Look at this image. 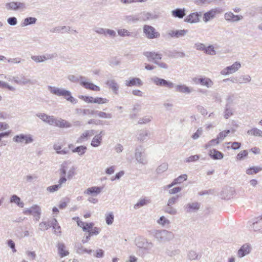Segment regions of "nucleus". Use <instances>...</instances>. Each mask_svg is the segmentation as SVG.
Wrapping results in <instances>:
<instances>
[{"instance_id": "1", "label": "nucleus", "mask_w": 262, "mask_h": 262, "mask_svg": "<svg viewBox=\"0 0 262 262\" xmlns=\"http://www.w3.org/2000/svg\"><path fill=\"white\" fill-rule=\"evenodd\" d=\"M152 236L159 243H164L173 240L174 234L173 232L165 229L154 230L151 231Z\"/></svg>"}, {"instance_id": "2", "label": "nucleus", "mask_w": 262, "mask_h": 262, "mask_svg": "<svg viewBox=\"0 0 262 262\" xmlns=\"http://www.w3.org/2000/svg\"><path fill=\"white\" fill-rule=\"evenodd\" d=\"M68 170V163L64 162L62 163L59 170L60 178L59 179L58 184L49 186L47 188V190L50 192H54L57 191L61 187L62 184L65 183L67 179L66 177V172Z\"/></svg>"}, {"instance_id": "3", "label": "nucleus", "mask_w": 262, "mask_h": 262, "mask_svg": "<svg viewBox=\"0 0 262 262\" xmlns=\"http://www.w3.org/2000/svg\"><path fill=\"white\" fill-rule=\"evenodd\" d=\"M40 119L44 122L50 125L58 126L60 127H68V123L66 121L61 119H57L54 117V116H38Z\"/></svg>"}, {"instance_id": "4", "label": "nucleus", "mask_w": 262, "mask_h": 262, "mask_svg": "<svg viewBox=\"0 0 262 262\" xmlns=\"http://www.w3.org/2000/svg\"><path fill=\"white\" fill-rule=\"evenodd\" d=\"M135 244L138 248L142 249L147 253H149L154 247L152 242L148 241L146 238L141 237L135 239Z\"/></svg>"}, {"instance_id": "5", "label": "nucleus", "mask_w": 262, "mask_h": 262, "mask_svg": "<svg viewBox=\"0 0 262 262\" xmlns=\"http://www.w3.org/2000/svg\"><path fill=\"white\" fill-rule=\"evenodd\" d=\"M135 157L137 162L142 165H145L148 163V160L145 154V150L142 146H139L136 148Z\"/></svg>"}, {"instance_id": "6", "label": "nucleus", "mask_w": 262, "mask_h": 262, "mask_svg": "<svg viewBox=\"0 0 262 262\" xmlns=\"http://www.w3.org/2000/svg\"><path fill=\"white\" fill-rule=\"evenodd\" d=\"M13 141L18 143H23L28 144L32 143L34 141L32 135L31 134H19L14 136Z\"/></svg>"}, {"instance_id": "7", "label": "nucleus", "mask_w": 262, "mask_h": 262, "mask_svg": "<svg viewBox=\"0 0 262 262\" xmlns=\"http://www.w3.org/2000/svg\"><path fill=\"white\" fill-rule=\"evenodd\" d=\"M249 224L250 228L254 231H262V215L252 218Z\"/></svg>"}, {"instance_id": "8", "label": "nucleus", "mask_w": 262, "mask_h": 262, "mask_svg": "<svg viewBox=\"0 0 262 262\" xmlns=\"http://www.w3.org/2000/svg\"><path fill=\"white\" fill-rule=\"evenodd\" d=\"M151 80L157 86H164L168 89L174 88V84L171 81L166 80L164 79L154 77L151 78Z\"/></svg>"}, {"instance_id": "9", "label": "nucleus", "mask_w": 262, "mask_h": 262, "mask_svg": "<svg viewBox=\"0 0 262 262\" xmlns=\"http://www.w3.org/2000/svg\"><path fill=\"white\" fill-rule=\"evenodd\" d=\"M24 213L27 215H32L36 221H38L40 217L41 209L39 206L35 205L31 207L24 210Z\"/></svg>"}, {"instance_id": "10", "label": "nucleus", "mask_w": 262, "mask_h": 262, "mask_svg": "<svg viewBox=\"0 0 262 262\" xmlns=\"http://www.w3.org/2000/svg\"><path fill=\"white\" fill-rule=\"evenodd\" d=\"M143 32L146 37L149 39H154L160 36L159 32L156 31V29L152 26L145 25L143 27Z\"/></svg>"}, {"instance_id": "11", "label": "nucleus", "mask_w": 262, "mask_h": 262, "mask_svg": "<svg viewBox=\"0 0 262 262\" xmlns=\"http://www.w3.org/2000/svg\"><path fill=\"white\" fill-rule=\"evenodd\" d=\"M241 67V64L238 61H236L233 63L231 66H228L223 69L221 74L223 75H228L234 73L237 71Z\"/></svg>"}, {"instance_id": "12", "label": "nucleus", "mask_w": 262, "mask_h": 262, "mask_svg": "<svg viewBox=\"0 0 262 262\" xmlns=\"http://www.w3.org/2000/svg\"><path fill=\"white\" fill-rule=\"evenodd\" d=\"M221 13L220 9L219 8L212 9L207 12H205L203 14V21L205 23H207L209 21L214 19L216 14Z\"/></svg>"}, {"instance_id": "13", "label": "nucleus", "mask_w": 262, "mask_h": 262, "mask_svg": "<svg viewBox=\"0 0 262 262\" xmlns=\"http://www.w3.org/2000/svg\"><path fill=\"white\" fill-rule=\"evenodd\" d=\"M137 139L140 142H145L150 138V133L147 129H141L138 131Z\"/></svg>"}, {"instance_id": "14", "label": "nucleus", "mask_w": 262, "mask_h": 262, "mask_svg": "<svg viewBox=\"0 0 262 262\" xmlns=\"http://www.w3.org/2000/svg\"><path fill=\"white\" fill-rule=\"evenodd\" d=\"M224 19L228 23H236L243 19L241 15H235L231 11L227 12L224 14Z\"/></svg>"}, {"instance_id": "15", "label": "nucleus", "mask_w": 262, "mask_h": 262, "mask_svg": "<svg viewBox=\"0 0 262 262\" xmlns=\"http://www.w3.org/2000/svg\"><path fill=\"white\" fill-rule=\"evenodd\" d=\"M188 32L187 30H170L168 31V35L172 38H180L184 37Z\"/></svg>"}, {"instance_id": "16", "label": "nucleus", "mask_w": 262, "mask_h": 262, "mask_svg": "<svg viewBox=\"0 0 262 262\" xmlns=\"http://www.w3.org/2000/svg\"><path fill=\"white\" fill-rule=\"evenodd\" d=\"M200 208V204L197 202H190L184 206L185 211L187 213L197 211Z\"/></svg>"}, {"instance_id": "17", "label": "nucleus", "mask_w": 262, "mask_h": 262, "mask_svg": "<svg viewBox=\"0 0 262 262\" xmlns=\"http://www.w3.org/2000/svg\"><path fill=\"white\" fill-rule=\"evenodd\" d=\"M193 80L195 83H199L202 85L205 86L207 88H211L213 85V82L207 77L194 78L193 79Z\"/></svg>"}, {"instance_id": "18", "label": "nucleus", "mask_w": 262, "mask_h": 262, "mask_svg": "<svg viewBox=\"0 0 262 262\" xmlns=\"http://www.w3.org/2000/svg\"><path fill=\"white\" fill-rule=\"evenodd\" d=\"M143 55L147 58L149 61H158L157 60L161 59L162 55L155 52H145Z\"/></svg>"}, {"instance_id": "19", "label": "nucleus", "mask_w": 262, "mask_h": 262, "mask_svg": "<svg viewBox=\"0 0 262 262\" xmlns=\"http://www.w3.org/2000/svg\"><path fill=\"white\" fill-rule=\"evenodd\" d=\"M201 12H193L188 15L184 19V21L190 24L196 23L200 20Z\"/></svg>"}, {"instance_id": "20", "label": "nucleus", "mask_w": 262, "mask_h": 262, "mask_svg": "<svg viewBox=\"0 0 262 262\" xmlns=\"http://www.w3.org/2000/svg\"><path fill=\"white\" fill-rule=\"evenodd\" d=\"M81 85L82 86H83L84 88L86 89H89L91 90H93L94 91H99L100 90V89L99 86H98L96 85H95L94 84L85 81V77L84 78H81Z\"/></svg>"}, {"instance_id": "21", "label": "nucleus", "mask_w": 262, "mask_h": 262, "mask_svg": "<svg viewBox=\"0 0 262 262\" xmlns=\"http://www.w3.org/2000/svg\"><path fill=\"white\" fill-rule=\"evenodd\" d=\"M175 91L185 94H190L193 91L192 88H189L184 84H178L174 86Z\"/></svg>"}, {"instance_id": "22", "label": "nucleus", "mask_w": 262, "mask_h": 262, "mask_svg": "<svg viewBox=\"0 0 262 262\" xmlns=\"http://www.w3.org/2000/svg\"><path fill=\"white\" fill-rule=\"evenodd\" d=\"M251 247L249 244H246L243 245L238 250L237 255L239 258H242L248 254L251 251Z\"/></svg>"}, {"instance_id": "23", "label": "nucleus", "mask_w": 262, "mask_h": 262, "mask_svg": "<svg viewBox=\"0 0 262 262\" xmlns=\"http://www.w3.org/2000/svg\"><path fill=\"white\" fill-rule=\"evenodd\" d=\"M48 90L50 92L58 96H62L66 91V89L56 86H48Z\"/></svg>"}, {"instance_id": "24", "label": "nucleus", "mask_w": 262, "mask_h": 262, "mask_svg": "<svg viewBox=\"0 0 262 262\" xmlns=\"http://www.w3.org/2000/svg\"><path fill=\"white\" fill-rule=\"evenodd\" d=\"M140 20L146 21L149 19H156L158 17L157 15L150 12H143L138 14Z\"/></svg>"}, {"instance_id": "25", "label": "nucleus", "mask_w": 262, "mask_h": 262, "mask_svg": "<svg viewBox=\"0 0 262 262\" xmlns=\"http://www.w3.org/2000/svg\"><path fill=\"white\" fill-rule=\"evenodd\" d=\"M56 247L57 248L58 252L61 257H63L69 254L68 251L66 250V246L63 243H57Z\"/></svg>"}, {"instance_id": "26", "label": "nucleus", "mask_w": 262, "mask_h": 262, "mask_svg": "<svg viewBox=\"0 0 262 262\" xmlns=\"http://www.w3.org/2000/svg\"><path fill=\"white\" fill-rule=\"evenodd\" d=\"M101 191V188L97 186H94L88 188L84 191V193L87 195H92L96 196Z\"/></svg>"}, {"instance_id": "27", "label": "nucleus", "mask_w": 262, "mask_h": 262, "mask_svg": "<svg viewBox=\"0 0 262 262\" xmlns=\"http://www.w3.org/2000/svg\"><path fill=\"white\" fill-rule=\"evenodd\" d=\"M104 134L103 131H101L100 133L98 135H96L93 138L92 141L91 142V145L93 147H97L99 146L102 142V135Z\"/></svg>"}, {"instance_id": "28", "label": "nucleus", "mask_w": 262, "mask_h": 262, "mask_svg": "<svg viewBox=\"0 0 262 262\" xmlns=\"http://www.w3.org/2000/svg\"><path fill=\"white\" fill-rule=\"evenodd\" d=\"M142 84L141 80L139 78H133L125 80V85L127 86H141Z\"/></svg>"}, {"instance_id": "29", "label": "nucleus", "mask_w": 262, "mask_h": 262, "mask_svg": "<svg viewBox=\"0 0 262 262\" xmlns=\"http://www.w3.org/2000/svg\"><path fill=\"white\" fill-rule=\"evenodd\" d=\"M185 14V9L177 8L171 11L172 16L176 18H182Z\"/></svg>"}, {"instance_id": "30", "label": "nucleus", "mask_w": 262, "mask_h": 262, "mask_svg": "<svg viewBox=\"0 0 262 262\" xmlns=\"http://www.w3.org/2000/svg\"><path fill=\"white\" fill-rule=\"evenodd\" d=\"M74 249L76 252L79 254H83L84 253L91 254L92 252V250H88L84 248L81 244H77L74 246Z\"/></svg>"}, {"instance_id": "31", "label": "nucleus", "mask_w": 262, "mask_h": 262, "mask_svg": "<svg viewBox=\"0 0 262 262\" xmlns=\"http://www.w3.org/2000/svg\"><path fill=\"white\" fill-rule=\"evenodd\" d=\"M94 135V130H86L77 139V142L78 143H81L83 142L85 139H86L88 137H91Z\"/></svg>"}, {"instance_id": "32", "label": "nucleus", "mask_w": 262, "mask_h": 262, "mask_svg": "<svg viewBox=\"0 0 262 262\" xmlns=\"http://www.w3.org/2000/svg\"><path fill=\"white\" fill-rule=\"evenodd\" d=\"M117 33L118 35L122 37L135 36L134 33L130 32L127 29L124 28L118 29L117 30Z\"/></svg>"}, {"instance_id": "33", "label": "nucleus", "mask_w": 262, "mask_h": 262, "mask_svg": "<svg viewBox=\"0 0 262 262\" xmlns=\"http://www.w3.org/2000/svg\"><path fill=\"white\" fill-rule=\"evenodd\" d=\"M150 203V200L148 197L140 199L134 205L135 209L139 208L143 206L147 205Z\"/></svg>"}, {"instance_id": "34", "label": "nucleus", "mask_w": 262, "mask_h": 262, "mask_svg": "<svg viewBox=\"0 0 262 262\" xmlns=\"http://www.w3.org/2000/svg\"><path fill=\"white\" fill-rule=\"evenodd\" d=\"M209 156L214 160L222 159L224 157V155L221 152L215 149L210 150Z\"/></svg>"}, {"instance_id": "35", "label": "nucleus", "mask_w": 262, "mask_h": 262, "mask_svg": "<svg viewBox=\"0 0 262 262\" xmlns=\"http://www.w3.org/2000/svg\"><path fill=\"white\" fill-rule=\"evenodd\" d=\"M261 170L262 167L261 166H251L246 169V173L248 175H253Z\"/></svg>"}, {"instance_id": "36", "label": "nucleus", "mask_w": 262, "mask_h": 262, "mask_svg": "<svg viewBox=\"0 0 262 262\" xmlns=\"http://www.w3.org/2000/svg\"><path fill=\"white\" fill-rule=\"evenodd\" d=\"M106 84L112 90L114 93L117 94L119 86L115 80H108L106 82Z\"/></svg>"}, {"instance_id": "37", "label": "nucleus", "mask_w": 262, "mask_h": 262, "mask_svg": "<svg viewBox=\"0 0 262 262\" xmlns=\"http://www.w3.org/2000/svg\"><path fill=\"white\" fill-rule=\"evenodd\" d=\"M68 101L73 104H75L77 102V100L74 98L71 95L70 91L66 90L63 95L62 96Z\"/></svg>"}, {"instance_id": "38", "label": "nucleus", "mask_w": 262, "mask_h": 262, "mask_svg": "<svg viewBox=\"0 0 262 262\" xmlns=\"http://www.w3.org/2000/svg\"><path fill=\"white\" fill-rule=\"evenodd\" d=\"M124 20L128 23H136L140 20L139 15H127L124 17Z\"/></svg>"}, {"instance_id": "39", "label": "nucleus", "mask_w": 262, "mask_h": 262, "mask_svg": "<svg viewBox=\"0 0 262 262\" xmlns=\"http://www.w3.org/2000/svg\"><path fill=\"white\" fill-rule=\"evenodd\" d=\"M37 19L35 17H29L24 19L21 26L23 27L33 25L36 23Z\"/></svg>"}, {"instance_id": "40", "label": "nucleus", "mask_w": 262, "mask_h": 262, "mask_svg": "<svg viewBox=\"0 0 262 262\" xmlns=\"http://www.w3.org/2000/svg\"><path fill=\"white\" fill-rule=\"evenodd\" d=\"M251 80V77L249 75H243L238 78V83L239 84H245L249 83Z\"/></svg>"}, {"instance_id": "41", "label": "nucleus", "mask_w": 262, "mask_h": 262, "mask_svg": "<svg viewBox=\"0 0 262 262\" xmlns=\"http://www.w3.org/2000/svg\"><path fill=\"white\" fill-rule=\"evenodd\" d=\"M54 149L56 150V153L59 155H66L68 154L69 152V150L68 149L64 148L63 149H61V146L55 144L53 146Z\"/></svg>"}, {"instance_id": "42", "label": "nucleus", "mask_w": 262, "mask_h": 262, "mask_svg": "<svg viewBox=\"0 0 262 262\" xmlns=\"http://www.w3.org/2000/svg\"><path fill=\"white\" fill-rule=\"evenodd\" d=\"M10 202L16 204L19 207L23 208L24 203L20 201V199L16 195H13L10 199Z\"/></svg>"}, {"instance_id": "43", "label": "nucleus", "mask_w": 262, "mask_h": 262, "mask_svg": "<svg viewBox=\"0 0 262 262\" xmlns=\"http://www.w3.org/2000/svg\"><path fill=\"white\" fill-rule=\"evenodd\" d=\"M105 222L107 225H111L113 224L114 220V215L113 212L106 213L105 214Z\"/></svg>"}, {"instance_id": "44", "label": "nucleus", "mask_w": 262, "mask_h": 262, "mask_svg": "<svg viewBox=\"0 0 262 262\" xmlns=\"http://www.w3.org/2000/svg\"><path fill=\"white\" fill-rule=\"evenodd\" d=\"M86 147L85 146L81 145L78 146L73 149V152H77L79 156L84 155L86 150Z\"/></svg>"}, {"instance_id": "45", "label": "nucleus", "mask_w": 262, "mask_h": 262, "mask_svg": "<svg viewBox=\"0 0 262 262\" xmlns=\"http://www.w3.org/2000/svg\"><path fill=\"white\" fill-rule=\"evenodd\" d=\"M188 258L189 260H196L200 258V256L194 250H190L187 254Z\"/></svg>"}, {"instance_id": "46", "label": "nucleus", "mask_w": 262, "mask_h": 262, "mask_svg": "<svg viewBox=\"0 0 262 262\" xmlns=\"http://www.w3.org/2000/svg\"><path fill=\"white\" fill-rule=\"evenodd\" d=\"M168 165L166 163H163L159 165L156 169V172L157 174H161L168 169Z\"/></svg>"}, {"instance_id": "47", "label": "nucleus", "mask_w": 262, "mask_h": 262, "mask_svg": "<svg viewBox=\"0 0 262 262\" xmlns=\"http://www.w3.org/2000/svg\"><path fill=\"white\" fill-rule=\"evenodd\" d=\"M84 78V77L82 76H75L73 75H70L68 76V79L73 82H80V85H81V78Z\"/></svg>"}, {"instance_id": "48", "label": "nucleus", "mask_w": 262, "mask_h": 262, "mask_svg": "<svg viewBox=\"0 0 262 262\" xmlns=\"http://www.w3.org/2000/svg\"><path fill=\"white\" fill-rule=\"evenodd\" d=\"M247 133L250 135L260 137L262 135V131L260 130V129H258L257 128H254L250 130H249L247 132Z\"/></svg>"}, {"instance_id": "49", "label": "nucleus", "mask_w": 262, "mask_h": 262, "mask_svg": "<svg viewBox=\"0 0 262 262\" xmlns=\"http://www.w3.org/2000/svg\"><path fill=\"white\" fill-rule=\"evenodd\" d=\"M20 79H21V80H20V85H26L28 84H34V82H33V80H32L29 78H27L24 75H21L20 76Z\"/></svg>"}, {"instance_id": "50", "label": "nucleus", "mask_w": 262, "mask_h": 262, "mask_svg": "<svg viewBox=\"0 0 262 262\" xmlns=\"http://www.w3.org/2000/svg\"><path fill=\"white\" fill-rule=\"evenodd\" d=\"M166 253L167 255L174 257L180 253V250L179 249H173V250H166Z\"/></svg>"}, {"instance_id": "51", "label": "nucleus", "mask_w": 262, "mask_h": 262, "mask_svg": "<svg viewBox=\"0 0 262 262\" xmlns=\"http://www.w3.org/2000/svg\"><path fill=\"white\" fill-rule=\"evenodd\" d=\"M68 163V162H67ZM67 173V179H71L75 174V168L74 166L71 167L69 169V164H68V170H67L66 173Z\"/></svg>"}, {"instance_id": "52", "label": "nucleus", "mask_w": 262, "mask_h": 262, "mask_svg": "<svg viewBox=\"0 0 262 262\" xmlns=\"http://www.w3.org/2000/svg\"><path fill=\"white\" fill-rule=\"evenodd\" d=\"M204 52L209 55H214L216 53L213 45H209L206 47Z\"/></svg>"}, {"instance_id": "53", "label": "nucleus", "mask_w": 262, "mask_h": 262, "mask_svg": "<svg viewBox=\"0 0 262 262\" xmlns=\"http://www.w3.org/2000/svg\"><path fill=\"white\" fill-rule=\"evenodd\" d=\"M151 117L150 116H144L142 118L138 119L137 123L139 124H146L151 121Z\"/></svg>"}, {"instance_id": "54", "label": "nucleus", "mask_w": 262, "mask_h": 262, "mask_svg": "<svg viewBox=\"0 0 262 262\" xmlns=\"http://www.w3.org/2000/svg\"><path fill=\"white\" fill-rule=\"evenodd\" d=\"M5 7L8 10H17V7L15 2L7 3L5 4Z\"/></svg>"}, {"instance_id": "55", "label": "nucleus", "mask_w": 262, "mask_h": 262, "mask_svg": "<svg viewBox=\"0 0 262 262\" xmlns=\"http://www.w3.org/2000/svg\"><path fill=\"white\" fill-rule=\"evenodd\" d=\"M213 0H195L194 3L198 6H206L210 4Z\"/></svg>"}, {"instance_id": "56", "label": "nucleus", "mask_w": 262, "mask_h": 262, "mask_svg": "<svg viewBox=\"0 0 262 262\" xmlns=\"http://www.w3.org/2000/svg\"><path fill=\"white\" fill-rule=\"evenodd\" d=\"M230 133V131L229 129L220 132L217 135V138L219 141H222L225 138V137L227 136L228 134H229Z\"/></svg>"}, {"instance_id": "57", "label": "nucleus", "mask_w": 262, "mask_h": 262, "mask_svg": "<svg viewBox=\"0 0 262 262\" xmlns=\"http://www.w3.org/2000/svg\"><path fill=\"white\" fill-rule=\"evenodd\" d=\"M187 179V176L186 174H182L180 176L177 178L175 179L173 181L176 184H180L183 181H186Z\"/></svg>"}, {"instance_id": "58", "label": "nucleus", "mask_w": 262, "mask_h": 262, "mask_svg": "<svg viewBox=\"0 0 262 262\" xmlns=\"http://www.w3.org/2000/svg\"><path fill=\"white\" fill-rule=\"evenodd\" d=\"M165 211L166 213H169L170 214H171V215H174L177 212V210L175 208L172 207V206H168V205H167V206L165 208Z\"/></svg>"}, {"instance_id": "59", "label": "nucleus", "mask_w": 262, "mask_h": 262, "mask_svg": "<svg viewBox=\"0 0 262 262\" xmlns=\"http://www.w3.org/2000/svg\"><path fill=\"white\" fill-rule=\"evenodd\" d=\"M219 143L220 141L217 138L216 139H212L205 145V148H207L210 146L217 145Z\"/></svg>"}, {"instance_id": "60", "label": "nucleus", "mask_w": 262, "mask_h": 262, "mask_svg": "<svg viewBox=\"0 0 262 262\" xmlns=\"http://www.w3.org/2000/svg\"><path fill=\"white\" fill-rule=\"evenodd\" d=\"M248 151L246 150H244L239 152L237 156L236 159L238 160H242L244 158L248 156Z\"/></svg>"}, {"instance_id": "61", "label": "nucleus", "mask_w": 262, "mask_h": 262, "mask_svg": "<svg viewBox=\"0 0 262 262\" xmlns=\"http://www.w3.org/2000/svg\"><path fill=\"white\" fill-rule=\"evenodd\" d=\"M39 228L41 230H47L51 227V225L49 223L45 222H41L39 225Z\"/></svg>"}, {"instance_id": "62", "label": "nucleus", "mask_w": 262, "mask_h": 262, "mask_svg": "<svg viewBox=\"0 0 262 262\" xmlns=\"http://www.w3.org/2000/svg\"><path fill=\"white\" fill-rule=\"evenodd\" d=\"M93 30L94 32H95L96 33L100 34V35H105V30L106 29L100 28V27H95L93 29Z\"/></svg>"}, {"instance_id": "63", "label": "nucleus", "mask_w": 262, "mask_h": 262, "mask_svg": "<svg viewBox=\"0 0 262 262\" xmlns=\"http://www.w3.org/2000/svg\"><path fill=\"white\" fill-rule=\"evenodd\" d=\"M158 223L162 226H164L166 224H169L170 222L168 220L166 219L164 216H162L160 217L158 221Z\"/></svg>"}, {"instance_id": "64", "label": "nucleus", "mask_w": 262, "mask_h": 262, "mask_svg": "<svg viewBox=\"0 0 262 262\" xmlns=\"http://www.w3.org/2000/svg\"><path fill=\"white\" fill-rule=\"evenodd\" d=\"M7 23L10 26H15L17 24V20L15 17H10L7 19Z\"/></svg>"}]
</instances>
